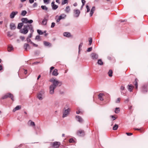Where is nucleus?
<instances>
[{"mask_svg":"<svg viewBox=\"0 0 148 148\" xmlns=\"http://www.w3.org/2000/svg\"><path fill=\"white\" fill-rule=\"evenodd\" d=\"M41 8L43 10H48V8L47 7H46V6H45L42 5L41 6Z\"/></svg>","mask_w":148,"mask_h":148,"instance_id":"72a5a7b5","label":"nucleus"},{"mask_svg":"<svg viewBox=\"0 0 148 148\" xmlns=\"http://www.w3.org/2000/svg\"><path fill=\"white\" fill-rule=\"evenodd\" d=\"M92 47H89V48H88L87 50V51L90 52V51H91V50H92Z\"/></svg>","mask_w":148,"mask_h":148,"instance_id":"09e8293b","label":"nucleus"},{"mask_svg":"<svg viewBox=\"0 0 148 148\" xmlns=\"http://www.w3.org/2000/svg\"><path fill=\"white\" fill-rule=\"evenodd\" d=\"M27 13V12L25 10L22 11L21 15L23 16H25Z\"/></svg>","mask_w":148,"mask_h":148,"instance_id":"c756f323","label":"nucleus"},{"mask_svg":"<svg viewBox=\"0 0 148 148\" xmlns=\"http://www.w3.org/2000/svg\"><path fill=\"white\" fill-rule=\"evenodd\" d=\"M110 117L113 119V121L115 120L117 118V117H115L113 115H111L110 116Z\"/></svg>","mask_w":148,"mask_h":148,"instance_id":"c03bdc74","label":"nucleus"},{"mask_svg":"<svg viewBox=\"0 0 148 148\" xmlns=\"http://www.w3.org/2000/svg\"><path fill=\"white\" fill-rule=\"evenodd\" d=\"M50 81L52 83V84L49 86V93L50 94H53L54 93V89L58 86V85L59 86H60L62 84V83L53 78L50 79Z\"/></svg>","mask_w":148,"mask_h":148,"instance_id":"f257e3e1","label":"nucleus"},{"mask_svg":"<svg viewBox=\"0 0 148 148\" xmlns=\"http://www.w3.org/2000/svg\"><path fill=\"white\" fill-rule=\"evenodd\" d=\"M8 97L10 98L12 101L14 100L13 95L10 93H8L5 94L2 97L1 99H5Z\"/></svg>","mask_w":148,"mask_h":148,"instance_id":"7ed1b4c3","label":"nucleus"},{"mask_svg":"<svg viewBox=\"0 0 148 148\" xmlns=\"http://www.w3.org/2000/svg\"><path fill=\"white\" fill-rule=\"evenodd\" d=\"M54 69V67L53 66H51L50 68V72L51 73L52 70Z\"/></svg>","mask_w":148,"mask_h":148,"instance_id":"5fc2aeb1","label":"nucleus"},{"mask_svg":"<svg viewBox=\"0 0 148 148\" xmlns=\"http://www.w3.org/2000/svg\"><path fill=\"white\" fill-rule=\"evenodd\" d=\"M104 96V95L103 94L100 93L98 95L99 99L101 101H103V97Z\"/></svg>","mask_w":148,"mask_h":148,"instance_id":"f3484780","label":"nucleus"},{"mask_svg":"<svg viewBox=\"0 0 148 148\" xmlns=\"http://www.w3.org/2000/svg\"><path fill=\"white\" fill-rule=\"evenodd\" d=\"M20 38L22 40H23L25 39V37H24V36H21L20 37Z\"/></svg>","mask_w":148,"mask_h":148,"instance_id":"6e6d98bb","label":"nucleus"},{"mask_svg":"<svg viewBox=\"0 0 148 148\" xmlns=\"http://www.w3.org/2000/svg\"><path fill=\"white\" fill-rule=\"evenodd\" d=\"M68 2V0H62L61 3L62 5H63L67 3Z\"/></svg>","mask_w":148,"mask_h":148,"instance_id":"c85d7f7f","label":"nucleus"},{"mask_svg":"<svg viewBox=\"0 0 148 148\" xmlns=\"http://www.w3.org/2000/svg\"><path fill=\"white\" fill-rule=\"evenodd\" d=\"M76 118L77 121L79 122L82 123L83 122V120L81 116H76Z\"/></svg>","mask_w":148,"mask_h":148,"instance_id":"4468645a","label":"nucleus"},{"mask_svg":"<svg viewBox=\"0 0 148 148\" xmlns=\"http://www.w3.org/2000/svg\"><path fill=\"white\" fill-rule=\"evenodd\" d=\"M31 125L35 126V123L34 122L32 121L31 122Z\"/></svg>","mask_w":148,"mask_h":148,"instance_id":"052dcab7","label":"nucleus"},{"mask_svg":"<svg viewBox=\"0 0 148 148\" xmlns=\"http://www.w3.org/2000/svg\"><path fill=\"white\" fill-rule=\"evenodd\" d=\"M28 29L31 31V32H34L32 26L30 24L24 25L23 28L20 30V32L23 34H26L28 32Z\"/></svg>","mask_w":148,"mask_h":148,"instance_id":"f03ea898","label":"nucleus"},{"mask_svg":"<svg viewBox=\"0 0 148 148\" xmlns=\"http://www.w3.org/2000/svg\"><path fill=\"white\" fill-rule=\"evenodd\" d=\"M3 69V67L0 64V71L2 70Z\"/></svg>","mask_w":148,"mask_h":148,"instance_id":"774afa93","label":"nucleus"},{"mask_svg":"<svg viewBox=\"0 0 148 148\" xmlns=\"http://www.w3.org/2000/svg\"><path fill=\"white\" fill-rule=\"evenodd\" d=\"M40 36L39 35L37 36L36 38H35V39L36 40H40Z\"/></svg>","mask_w":148,"mask_h":148,"instance_id":"49530a36","label":"nucleus"},{"mask_svg":"<svg viewBox=\"0 0 148 148\" xmlns=\"http://www.w3.org/2000/svg\"><path fill=\"white\" fill-rule=\"evenodd\" d=\"M29 44H25L24 46V49H25V50H27V47L29 46Z\"/></svg>","mask_w":148,"mask_h":148,"instance_id":"f704fd0d","label":"nucleus"},{"mask_svg":"<svg viewBox=\"0 0 148 148\" xmlns=\"http://www.w3.org/2000/svg\"><path fill=\"white\" fill-rule=\"evenodd\" d=\"M118 127V125L117 124H115L113 127V130H116Z\"/></svg>","mask_w":148,"mask_h":148,"instance_id":"cd10ccee","label":"nucleus"},{"mask_svg":"<svg viewBox=\"0 0 148 148\" xmlns=\"http://www.w3.org/2000/svg\"><path fill=\"white\" fill-rule=\"evenodd\" d=\"M92 58L94 60L97 59L98 58V55L95 53H92L90 55Z\"/></svg>","mask_w":148,"mask_h":148,"instance_id":"6e6552de","label":"nucleus"},{"mask_svg":"<svg viewBox=\"0 0 148 148\" xmlns=\"http://www.w3.org/2000/svg\"><path fill=\"white\" fill-rule=\"evenodd\" d=\"M82 7L84 5L86 1L85 0H82Z\"/></svg>","mask_w":148,"mask_h":148,"instance_id":"ea45409f","label":"nucleus"},{"mask_svg":"<svg viewBox=\"0 0 148 148\" xmlns=\"http://www.w3.org/2000/svg\"><path fill=\"white\" fill-rule=\"evenodd\" d=\"M63 35L64 36L67 37H72L71 33L69 32H65L63 33Z\"/></svg>","mask_w":148,"mask_h":148,"instance_id":"2eb2a0df","label":"nucleus"},{"mask_svg":"<svg viewBox=\"0 0 148 148\" xmlns=\"http://www.w3.org/2000/svg\"><path fill=\"white\" fill-rule=\"evenodd\" d=\"M129 109L130 110V112L131 113H132V106H130L129 107Z\"/></svg>","mask_w":148,"mask_h":148,"instance_id":"864d4df0","label":"nucleus"},{"mask_svg":"<svg viewBox=\"0 0 148 148\" xmlns=\"http://www.w3.org/2000/svg\"><path fill=\"white\" fill-rule=\"evenodd\" d=\"M125 89V87L122 86H121V90H124Z\"/></svg>","mask_w":148,"mask_h":148,"instance_id":"bf43d9fd","label":"nucleus"},{"mask_svg":"<svg viewBox=\"0 0 148 148\" xmlns=\"http://www.w3.org/2000/svg\"><path fill=\"white\" fill-rule=\"evenodd\" d=\"M60 0H56V2L57 3H58L59 4L60 3Z\"/></svg>","mask_w":148,"mask_h":148,"instance_id":"338daca9","label":"nucleus"},{"mask_svg":"<svg viewBox=\"0 0 148 148\" xmlns=\"http://www.w3.org/2000/svg\"><path fill=\"white\" fill-rule=\"evenodd\" d=\"M70 111V109L69 108H68L66 110H65L63 112L62 117L64 118L66 117L69 114Z\"/></svg>","mask_w":148,"mask_h":148,"instance_id":"39448f33","label":"nucleus"},{"mask_svg":"<svg viewBox=\"0 0 148 148\" xmlns=\"http://www.w3.org/2000/svg\"><path fill=\"white\" fill-rule=\"evenodd\" d=\"M86 8L87 9V12H88L90 11V8H89V7L88 5H86Z\"/></svg>","mask_w":148,"mask_h":148,"instance_id":"79ce46f5","label":"nucleus"},{"mask_svg":"<svg viewBox=\"0 0 148 148\" xmlns=\"http://www.w3.org/2000/svg\"><path fill=\"white\" fill-rule=\"evenodd\" d=\"M66 16V15L64 14H62L59 16L62 19L64 18Z\"/></svg>","mask_w":148,"mask_h":148,"instance_id":"473e14b6","label":"nucleus"},{"mask_svg":"<svg viewBox=\"0 0 148 148\" xmlns=\"http://www.w3.org/2000/svg\"><path fill=\"white\" fill-rule=\"evenodd\" d=\"M37 32L40 35H42L43 34V32L40 30H38Z\"/></svg>","mask_w":148,"mask_h":148,"instance_id":"4c0bfd02","label":"nucleus"},{"mask_svg":"<svg viewBox=\"0 0 148 148\" xmlns=\"http://www.w3.org/2000/svg\"><path fill=\"white\" fill-rule=\"evenodd\" d=\"M10 28L11 30L14 29H16V27L15 24L13 23H11L10 25Z\"/></svg>","mask_w":148,"mask_h":148,"instance_id":"dca6fc26","label":"nucleus"},{"mask_svg":"<svg viewBox=\"0 0 148 148\" xmlns=\"http://www.w3.org/2000/svg\"><path fill=\"white\" fill-rule=\"evenodd\" d=\"M13 48L12 46V45H9L8 46V51L10 52L11 51L13 50Z\"/></svg>","mask_w":148,"mask_h":148,"instance_id":"4be33fe9","label":"nucleus"},{"mask_svg":"<svg viewBox=\"0 0 148 148\" xmlns=\"http://www.w3.org/2000/svg\"><path fill=\"white\" fill-rule=\"evenodd\" d=\"M21 21L23 23H25L31 24L33 22V21L32 20H28L27 18H23L21 19Z\"/></svg>","mask_w":148,"mask_h":148,"instance_id":"20e7f679","label":"nucleus"},{"mask_svg":"<svg viewBox=\"0 0 148 148\" xmlns=\"http://www.w3.org/2000/svg\"><path fill=\"white\" fill-rule=\"evenodd\" d=\"M80 11L78 10H74V14L75 17H77L80 14Z\"/></svg>","mask_w":148,"mask_h":148,"instance_id":"9d476101","label":"nucleus"},{"mask_svg":"<svg viewBox=\"0 0 148 148\" xmlns=\"http://www.w3.org/2000/svg\"><path fill=\"white\" fill-rule=\"evenodd\" d=\"M18 13V12H13L10 14V17L11 18H14L15 15L17 14Z\"/></svg>","mask_w":148,"mask_h":148,"instance_id":"f8f14e48","label":"nucleus"},{"mask_svg":"<svg viewBox=\"0 0 148 148\" xmlns=\"http://www.w3.org/2000/svg\"><path fill=\"white\" fill-rule=\"evenodd\" d=\"M48 16H45L43 20L42 21V24L43 25H46L47 22V21L48 19Z\"/></svg>","mask_w":148,"mask_h":148,"instance_id":"1a4fd4ad","label":"nucleus"},{"mask_svg":"<svg viewBox=\"0 0 148 148\" xmlns=\"http://www.w3.org/2000/svg\"><path fill=\"white\" fill-rule=\"evenodd\" d=\"M89 45H90L91 44L92 42V39L91 38H90L89 39Z\"/></svg>","mask_w":148,"mask_h":148,"instance_id":"a18cd8bd","label":"nucleus"},{"mask_svg":"<svg viewBox=\"0 0 148 148\" xmlns=\"http://www.w3.org/2000/svg\"><path fill=\"white\" fill-rule=\"evenodd\" d=\"M120 112V109L119 108H115L114 112L115 113H118Z\"/></svg>","mask_w":148,"mask_h":148,"instance_id":"2f4dec72","label":"nucleus"},{"mask_svg":"<svg viewBox=\"0 0 148 148\" xmlns=\"http://www.w3.org/2000/svg\"><path fill=\"white\" fill-rule=\"evenodd\" d=\"M52 146L53 148H58L60 145V143L58 142H55L52 143Z\"/></svg>","mask_w":148,"mask_h":148,"instance_id":"423d86ee","label":"nucleus"},{"mask_svg":"<svg viewBox=\"0 0 148 148\" xmlns=\"http://www.w3.org/2000/svg\"><path fill=\"white\" fill-rule=\"evenodd\" d=\"M32 34L31 33L29 35L28 38H30L32 37Z\"/></svg>","mask_w":148,"mask_h":148,"instance_id":"69168bd1","label":"nucleus"},{"mask_svg":"<svg viewBox=\"0 0 148 148\" xmlns=\"http://www.w3.org/2000/svg\"><path fill=\"white\" fill-rule=\"evenodd\" d=\"M126 134L127 136H131L132 135V133H126Z\"/></svg>","mask_w":148,"mask_h":148,"instance_id":"4d7b16f0","label":"nucleus"},{"mask_svg":"<svg viewBox=\"0 0 148 148\" xmlns=\"http://www.w3.org/2000/svg\"><path fill=\"white\" fill-rule=\"evenodd\" d=\"M21 106H17L13 110V112H15L17 110H18L21 108Z\"/></svg>","mask_w":148,"mask_h":148,"instance_id":"aec40b11","label":"nucleus"},{"mask_svg":"<svg viewBox=\"0 0 148 148\" xmlns=\"http://www.w3.org/2000/svg\"><path fill=\"white\" fill-rule=\"evenodd\" d=\"M112 73L113 72L112 70H110L108 73L109 76L110 77H112Z\"/></svg>","mask_w":148,"mask_h":148,"instance_id":"bb28decb","label":"nucleus"},{"mask_svg":"<svg viewBox=\"0 0 148 148\" xmlns=\"http://www.w3.org/2000/svg\"><path fill=\"white\" fill-rule=\"evenodd\" d=\"M121 100V98H119L117 99L115 101V102L116 103H118L120 102Z\"/></svg>","mask_w":148,"mask_h":148,"instance_id":"c9c22d12","label":"nucleus"},{"mask_svg":"<svg viewBox=\"0 0 148 148\" xmlns=\"http://www.w3.org/2000/svg\"><path fill=\"white\" fill-rule=\"evenodd\" d=\"M65 10L66 13H68L70 10L69 6H67Z\"/></svg>","mask_w":148,"mask_h":148,"instance_id":"a878e982","label":"nucleus"},{"mask_svg":"<svg viewBox=\"0 0 148 148\" xmlns=\"http://www.w3.org/2000/svg\"><path fill=\"white\" fill-rule=\"evenodd\" d=\"M142 90L144 92H146L147 91V89L146 88H143Z\"/></svg>","mask_w":148,"mask_h":148,"instance_id":"13d9d810","label":"nucleus"},{"mask_svg":"<svg viewBox=\"0 0 148 148\" xmlns=\"http://www.w3.org/2000/svg\"><path fill=\"white\" fill-rule=\"evenodd\" d=\"M58 18L57 19V20H56V22H59L62 19L60 17V16H58Z\"/></svg>","mask_w":148,"mask_h":148,"instance_id":"37998d69","label":"nucleus"},{"mask_svg":"<svg viewBox=\"0 0 148 148\" xmlns=\"http://www.w3.org/2000/svg\"><path fill=\"white\" fill-rule=\"evenodd\" d=\"M44 44L46 46H51V44L49 42H46V41H44L43 42Z\"/></svg>","mask_w":148,"mask_h":148,"instance_id":"393cba45","label":"nucleus"},{"mask_svg":"<svg viewBox=\"0 0 148 148\" xmlns=\"http://www.w3.org/2000/svg\"><path fill=\"white\" fill-rule=\"evenodd\" d=\"M37 97L40 100H42L43 99L42 97V95L40 93H39L38 94Z\"/></svg>","mask_w":148,"mask_h":148,"instance_id":"5701e85b","label":"nucleus"},{"mask_svg":"<svg viewBox=\"0 0 148 148\" xmlns=\"http://www.w3.org/2000/svg\"><path fill=\"white\" fill-rule=\"evenodd\" d=\"M138 79L136 78L135 79V81L134 82V84L136 87V89H137V88H138Z\"/></svg>","mask_w":148,"mask_h":148,"instance_id":"412c9836","label":"nucleus"},{"mask_svg":"<svg viewBox=\"0 0 148 148\" xmlns=\"http://www.w3.org/2000/svg\"><path fill=\"white\" fill-rule=\"evenodd\" d=\"M51 5L52 6V9L53 10L56 9L58 7V6L55 4V2L52 1L51 3Z\"/></svg>","mask_w":148,"mask_h":148,"instance_id":"9b49d317","label":"nucleus"},{"mask_svg":"<svg viewBox=\"0 0 148 148\" xmlns=\"http://www.w3.org/2000/svg\"><path fill=\"white\" fill-rule=\"evenodd\" d=\"M69 142L70 143H74L75 140L73 138H71L69 139Z\"/></svg>","mask_w":148,"mask_h":148,"instance_id":"e433bc0d","label":"nucleus"},{"mask_svg":"<svg viewBox=\"0 0 148 148\" xmlns=\"http://www.w3.org/2000/svg\"><path fill=\"white\" fill-rule=\"evenodd\" d=\"M97 63L98 64L101 65H102L103 64V63L101 59L99 60L98 61Z\"/></svg>","mask_w":148,"mask_h":148,"instance_id":"7c9ffc66","label":"nucleus"},{"mask_svg":"<svg viewBox=\"0 0 148 148\" xmlns=\"http://www.w3.org/2000/svg\"><path fill=\"white\" fill-rule=\"evenodd\" d=\"M7 36L9 37H10L12 36V35L10 34V32H8L7 33Z\"/></svg>","mask_w":148,"mask_h":148,"instance_id":"58836bf2","label":"nucleus"},{"mask_svg":"<svg viewBox=\"0 0 148 148\" xmlns=\"http://www.w3.org/2000/svg\"><path fill=\"white\" fill-rule=\"evenodd\" d=\"M128 90L130 91H132V90L134 88V86L132 84H130L128 85Z\"/></svg>","mask_w":148,"mask_h":148,"instance_id":"6ab92c4d","label":"nucleus"},{"mask_svg":"<svg viewBox=\"0 0 148 148\" xmlns=\"http://www.w3.org/2000/svg\"><path fill=\"white\" fill-rule=\"evenodd\" d=\"M31 44H32L34 46L37 47L38 46V45L37 44H36L32 42H31Z\"/></svg>","mask_w":148,"mask_h":148,"instance_id":"a19ab883","label":"nucleus"},{"mask_svg":"<svg viewBox=\"0 0 148 148\" xmlns=\"http://www.w3.org/2000/svg\"><path fill=\"white\" fill-rule=\"evenodd\" d=\"M27 41L28 42H30L31 43V42H32L31 41V40L29 39V38H27Z\"/></svg>","mask_w":148,"mask_h":148,"instance_id":"de8ad7c7","label":"nucleus"},{"mask_svg":"<svg viewBox=\"0 0 148 148\" xmlns=\"http://www.w3.org/2000/svg\"><path fill=\"white\" fill-rule=\"evenodd\" d=\"M23 25V23H18V25L17 28L19 29H21L22 27V26Z\"/></svg>","mask_w":148,"mask_h":148,"instance_id":"b1692460","label":"nucleus"},{"mask_svg":"<svg viewBox=\"0 0 148 148\" xmlns=\"http://www.w3.org/2000/svg\"><path fill=\"white\" fill-rule=\"evenodd\" d=\"M83 45V43H81L79 45V50L80 48H81Z\"/></svg>","mask_w":148,"mask_h":148,"instance_id":"3c124183","label":"nucleus"},{"mask_svg":"<svg viewBox=\"0 0 148 148\" xmlns=\"http://www.w3.org/2000/svg\"><path fill=\"white\" fill-rule=\"evenodd\" d=\"M76 113L77 114H79L80 113H81L82 114V112H81L79 110H78L77 111H76Z\"/></svg>","mask_w":148,"mask_h":148,"instance_id":"680f3d73","label":"nucleus"},{"mask_svg":"<svg viewBox=\"0 0 148 148\" xmlns=\"http://www.w3.org/2000/svg\"><path fill=\"white\" fill-rule=\"evenodd\" d=\"M49 0H43V1L44 3H49Z\"/></svg>","mask_w":148,"mask_h":148,"instance_id":"0e129e2a","label":"nucleus"},{"mask_svg":"<svg viewBox=\"0 0 148 148\" xmlns=\"http://www.w3.org/2000/svg\"><path fill=\"white\" fill-rule=\"evenodd\" d=\"M37 6V4L36 3H35L33 4V7L35 8Z\"/></svg>","mask_w":148,"mask_h":148,"instance_id":"603ef678","label":"nucleus"},{"mask_svg":"<svg viewBox=\"0 0 148 148\" xmlns=\"http://www.w3.org/2000/svg\"><path fill=\"white\" fill-rule=\"evenodd\" d=\"M77 134L79 136H83L85 135V132L84 130H80L77 131Z\"/></svg>","mask_w":148,"mask_h":148,"instance_id":"0eeeda50","label":"nucleus"},{"mask_svg":"<svg viewBox=\"0 0 148 148\" xmlns=\"http://www.w3.org/2000/svg\"><path fill=\"white\" fill-rule=\"evenodd\" d=\"M58 71L57 69H54L52 73V75L53 76H57L58 74Z\"/></svg>","mask_w":148,"mask_h":148,"instance_id":"ddd939ff","label":"nucleus"},{"mask_svg":"<svg viewBox=\"0 0 148 148\" xmlns=\"http://www.w3.org/2000/svg\"><path fill=\"white\" fill-rule=\"evenodd\" d=\"M55 23L54 22H53L51 23V28H53L55 26Z\"/></svg>","mask_w":148,"mask_h":148,"instance_id":"8fccbe9b","label":"nucleus"},{"mask_svg":"<svg viewBox=\"0 0 148 148\" xmlns=\"http://www.w3.org/2000/svg\"><path fill=\"white\" fill-rule=\"evenodd\" d=\"M95 7L94 6H93L91 10L90 11V16H92L93 14L94 13V12L95 11Z\"/></svg>","mask_w":148,"mask_h":148,"instance_id":"a211bd4d","label":"nucleus"},{"mask_svg":"<svg viewBox=\"0 0 148 148\" xmlns=\"http://www.w3.org/2000/svg\"><path fill=\"white\" fill-rule=\"evenodd\" d=\"M29 1L30 3H32L34 2V0H29Z\"/></svg>","mask_w":148,"mask_h":148,"instance_id":"e2e57ef3","label":"nucleus"}]
</instances>
